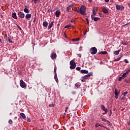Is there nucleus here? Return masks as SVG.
Instances as JSON below:
<instances>
[{"instance_id":"obj_58","label":"nucleus","mask_w":130,"mask_h":130,"mask_svg":"<svg viewBox=\"0 0 130 130\" xmlns=\"http://www.w3.org/2000/svg\"><path fill=\"white\" fill-rule=\"evenodd\" d=\"M0 42H1V43H3V42H2V39H0Z\"/></svg>"},{"instance_id":"obj_64","label":"nucleus","mask_w":130,"mask_h":130,"mask_svg":"<svg viewBox=\"0 0 130 130\" xmlns=\"http://www.w3.org/2000/svg\"><path fill=\"white\" fill-rule=\"evenodd\" d=\"M109 125H110V124H109Z\"/></svg>"},{"instance_id":"obj_41","label":"nucleus","mask_w":130,"mask_h":130,"mask_svg":"<svg viewBox=\"0 0 130 130\" xmlns=\"http://www.w3.org/2000/svg\"><path fill=\"white\" fill-rule=\"evenodd\" d=\"M49 107H54V105L53 104L49 105Z\"/></svg>"},{"instance_id":"obj_43","label":"nucleus","mask_w":130,"mask_h":130,"mask_svg":"<svg viewBox=\"0 0 130 130\" xmlns=\"http://www.w3.org/2000/svg\"><path fill=\"white\" fill-rule=\"evenodd\" d=\"M8 41L10 43H13V41L10 39V38L8 39Z\"/></svg>"},{"instance_id":"obj_30","label":"nucleus","mask_w":130,"mask_h":130,"mask_svg":"<svg viewBox=\"0 0 130 130\" xmlns=\"http://www.w3.org/2000/svg\"><path fill=\"white\" fill-rule=\"evenodd\" d=\"M98 126H103V127H104V126H103L102 125H101L99 123H96L95 124V127H98Z\"/></svg>"},{"instance_id":"obj_51","label":"nucleus","mask_w":130,"mask_h":130,"mask_svg":"<svg viewBox=\"0 0 130 130\" xmlns=\"http://www.w3.org/2000/svg\"><path fill=\"white\" fill-rule=\"evenodd\" d=\"M69 109V108L67 107L66 108V110H65V112H67L68 111V109Z\"/></svg>"},{"instance_id":"obj_20","label":"nucleus","mask_w":130,"mask_h":130,"mask_svg":"<svg viewBox=\"0 0 130 130\" xmlns=\"http://www.w3.org/2000/svg\"><path fill=\"white\" fill-rule=\"evenodd\" d=\"M20 116H21V117H22V118H23V119H25V118H26V115L23 113H20Z\"/></svg>"},{"instance_id":"obj_9","label":"nucleus","mask_w":130,"mask_h":130,"mask_svg":"<svg viewBox=\"0 0 130 130\" xmlns=\"http://www.w3.org/2000/svg\"><path fill=\"white\" fill-rule=\"evenodd\" d=\"M51 58H52V59H55V58H56V53H54V52H52L51 54Z\"/></svg>"},{"instance_id":"obj_55","label":"nucleus","mask_w":130,"mask_h":130,"mask_svg":"<svg viewBox=\"0 0 130 130\" xmlns=\"http://www.w3.org/2000/svg\"><path fill=\"white\" fill-rule=\"evenodd\" d=\"M105 2H106V3H108V2H109V0H105Z\"/></svg>"},{"instance_id":"obj_40","label":"nucleus","mask_w":130,"mask_h":130,"mask_svg":"<svg viewBox=\"0 0 130 130\" xmlns=\"http://www.w3.org/2000/svg\"><path fill=\"white\" fill-rule=\"evenodd\" d=\"M124 62H125L126 63H128V60L127 59H125L124 60Z\"/></svg>"},{"instance_id":"obj_26","label":"nucleus","mask_w":130,"mask_h":130,"mask_svg":"<svg viewBox=\"0 0 130 130\" xmlns=\"http://www.w3.org/2000/svg\"><path fill=\"white\" fill-rule=\"evenodd\" d=\"M92 20H93V21H99V20H100V18H99V17H94L93 18V19Z\"/></svg>"},{"instance_id":"obj_54","label":"nucleus","mask_w":130,"mask_h":130,"mask_svg":"<svg viewBox=\"0 0 130 130\" xmlns=\"http://www.w3.org/2000/svg\"><path fill=\"white\" fill-rule=\"evenodd\" d=\"M78 56H79V57H81V56H82V55H81V54H79Z\"/></svg>"},{"instance_id":"obj_29","label":"nucleus","mask_w":130,"mask_h":130,"mask_svg":"<svg viewBox=\"0 0 130 130\" xmlns=\"http://www.w3.org/2000/svg\"><path fill=\"white\" fill-rule=\"evenodd\" d=\"M121 44H123V45H127L128 43H127V42H122Z\"/></svg>"},{"instance_id":"obj_63","label":"nucleus","mask_w":130,"mask_h":130,"mask_svg":"<svg viewBox=\"0 0 130 130\" xmlns=\"http://www.w3.org/2000/svg\"><path fill=\"white\" fill-rule=\"evenodd\" d=\"M25 8H27V6H25Z\"/></svg>"},{"instance_id":"obj_3","label":"nucleus","mask_w":130,"mask_h":130,"mask_svg":"<svg viewBox=\"0 0 130 130\" xmlns=\"http://www.w3.org/2000/svg\"><path fill=\"white\" fill-rule=\"evenodd\" d=\"M98 9L97 8H94L92 10V15L91 16V19L93 20V18L96 16V14H97V11Z\"/></svg>"},{"instance_id":"obj_34","label":"nucleus","mask_w":130,"mask_h":130,"mask_svg":"<svg viewBox=\"0 0 130 130\" xmlns=\"http://www.w3.org/2000/svg\"><path fill=\"white\" fill-rule=\"evenodd\" d=\"M123 78H125L126 77V73H124L122 75Z\"/></svg>"},{"instance_id":"obj_2","label":"nucleus","mask_w":130,"mask_h":130,"mask_svg":"<svg viewBox=\"0 0 130 130\" xmlns=\"http://www.w3.org/2000/svg\"><path fill=\"white\" fill-rule=\"evenodd\" d=\"M70 68L71 70H74V69H76V62L74 60H72L70 61Z\"/></svg>"},{"instance_id":"obj_60","label":"nucleus","mask_w":130,"mask_h":130,"mask_svg":"<svg viewBox=\"0 0 130 130\" xmlns=\"http://www.w3.org/2000/svg\"><path fill=\"white\" fill-rule=\"evenodd\" d=\"M88 1L91 3L92 2V0H88Z\"/></svg>"},{"instance_id":"obj_50","label":"nucleus","mask_w":130,"mask_h":130,"mask_svg":"<svg viewBox=\"0 0 130 130\" xmlns=\"http://www.w3.org/2000/svg\"><path fill=\"white\" fill-rule=\"evenodd\" d=\"M121 100H125V97L123 96V97L121 98Z\"/></svg>"},{"instance_id":"obj_33","label":"nucleus","mask_w":130,"mask_h":130,"mask_svg":"<svg viewBox=\"0 0 130 130\" xmlns=\"http://www.w3.org/2000/svg\"><path fill=\"white\" fill-rule=\"evenodd\" d=\"M123 79H124V77H123L122 76L119 77V79H118V81L119 82H120V81H121Z\"/></svg>"},{"instance_id":"obj_16","label":"nucleus","mask_w":130,"mask_h":130,"mask_svg":"<svg viewBox=\"0 0 130 130\" xmlns=\"http://www.w3.org/2000/svg\"><path fill=\"white\" fill-rule=\"evenodd\" d=\"M31 17H32V15H31V14H27L25 16V18L26 19H27V20H28V19H30Z\"/></svg>"},{"instance_id":"obj_25","label":"nucleus","mask_w":130,"mask_h":130,"mask_svg":"<svg viewBox=\"0 0 130 130\" xmlns=\"http://www.w3.org/2000/svg\"><path fill=\"white\" fill-rule=\"evenodd\" d=\"M23 11L25 13H26V14H29V10L28 9L24 8Z\"/></svg>"},{"instance_id":"obj_39","label":"nucleus","mask_w":130,"mask_h":130,"mask_svg":"<svg viewBox=\"0 0 130 130\" xmlns=\"http://www.w3.org/2000/svg\"><path fill=\"white\" fill-rule=\"evenodd\" d=\"M85 20L87 22V25H89V19L88 18H85Z\"/></svg>"},{"instance_id":"obj_45","label":"nucleus","mask_w":130,"mask_h":130,"mask_svg":"<svg viewBox=\"0 0 130 130\" xmlns=\"http://www.w3.org/2000/svg\"><path fill=\"white\" fill-rule=\"evenodd\" d=\"M40 2V0H35V2H34V4H37V2Z\"/></svg>"},{"instance_id":"obj_38","label":"nucleus","mask_w":130,"mask_h":130,"mask_svg":"<svg viewBox=\"0 0 130 130\" xmlns=\"http://www.w3.org/2000/svg\"><path fill=\"white\" fill-rule=\"evenodd\" d=\"M76 70L77 71H81V67H77Z\"/></svg>"},{"instance_id":"obj_42","label":"nucleus","mask_w":130,"mask_h":130,"mask_svg":"<svg viewBox=\"0 0 130 130\" xmlns=\"http://www.w3.org/2000/svg\"><path fill=\"white\" fill-rule=\"evenodd\" d=\"M27 122H30V121H31V120L29 118L27 117Z\"/></svg>"},{"instance_id":"obj_62","label":"nucleus","mask_w":130,"mask_h":130,"mask_svg":"<svg viewBox=\"0 0 130 130\" xmlns=\"http://www.w3.org/2000/svg\"><path fill=\"white\" fill-rule=\"evenodd\" d=\"M36 21V19H34V22H35Z\"/></svg>"},{"instance_id":"obj_48","label":"nucleus","mask_w":130,"mask_h":130,"mask_svg":"<svg viewBox=\"0 0 130 130\" xmlns=\"http://www.w3.org/2000/svg\"><path fill=\"white\" fill-rule=\"evenodd\" d=\"M81 82H85V79H83V77H82V79H81Z\"/></svg>"},{"instance_id":"obj_32","label":"nucleus","mask_w":130,"mask_h":130,"mask_svg":"<svg viewBox=\"0 0 130 130\" xmlns=\"http://www.w3.org/2000/svg\"><path fill=\"white\" fill-rule=\"evenodd\" d=\"M70 27H72V25L71 24H69L68 25H66L65 27H64V28H70Z\"/></svg>"},{"instance_id":"obj_57","label":"nucleus","mask_w":130,"mask_h":130,"mask_svg":"<svg viewBox=\"0 0 130 130\" xmlns=\"http://www.w3.org/2000/svg\"><path fill=\"white\" fill-rule=\"evenodd\" d=\"M7 37H7V35H6V36H5V38H6V39H8V38H7Z\"/></svg>"},{"instance_id":"obj_46","label":"nucleus","mask_w":130,"mask_h":130,"mask_svg":"<svg viewBox=\"0 0 130 130\" xmlns=\"http://www.w3.org/2000/svg\"><path fill=\"white\" fill-rule=\"evenodd\" d=\"M130 73V71L128 70L126 72H125V73L126 74V75L127 74H129Z\"/></svg>"},{"instance_id":"obj_37","label":"nucleus","mask_w":130,"mask_h":130,"mask_svg":"<svg viewBox=\"0 0 130 130\" xmlns=\"http://www.w3.org/2000/svg\"><path fill=\"white\" fill-rule=\"evenodd\" d=\"M56 67H54V73H55V75H56Z\"/></svg>"},{"instance_id":"obj_21","label":"nucleus","mask_w":130,"mask_h":130,"mask_svg":"<svg viewBox=\"0 0 130 130\" xmlns=\"http://www.w3.org/2000/svg\"><path fill=\"white\" fill-rule=\"evenodd\" d=\"M53 26V21L51 22L50 24L48 26V29H51V27Z\"/></svg>"},{"instance_id":"obj_11","label":"nucleus","mask_w":130,"mask_h":130,"mask_svg":"<svg viewBox=\"0 0 130 130\" xmlns=\"http://www.w3.org/2000/svg\"><path fill=\"white\" fill-rule=\"evenodd\" d=\"M101 109H102V110H104V111H105L106 113H107V111H108L107 108H105V106H104V105H103L101 106Z\"/></svg>"},{"instance_id":"obj_7","label":"nucleus","mask_w":130,"mask_h":130,"mask_svg":"<svg viewBox=\"0 0 130 130\" xmlns=\"http://www.w3.org/2000/svg\"><path fill=\"white\" fill-rule=\"evenodd\" d=\"M92 75L93 73H89L88 75L83 76V79L84 80H87V79H89V78H90V77H91V76H92Z\"/></svg>"},{"instance_id":"obj_27","label":"nucleus","mask_w":130,"mask_h":130,"mask_svg":"<svg viewBox=\"0 0 130 130\" xmlns=\"http://www.w3.org/2000/svg\"><path fill=\"white\" fill-rule=\"evenodd\" d=\"M71 9H72V6H71L67 7V11L68 12V13H70V10H71Z\"/></svg>"},{"instance_id":"obj_22","label":"nucleus","mask_w":130,"mask_h":130,"mask_svg":"<svg viewBox=\"0 0 130 130\" xmlns=\"http://www.w3.org/2000/svg\"><path fill=\"white\" fill-rule=\"evenodd\" d=\"M43 25L44 27H47L48 26V23H47V21H45L43 23Z\"/></svg>"},{"instance_id":"obj_12","label":"nucleus","mask_w":130,"mask_h":130,"mask_svg":"<svg viewBox=\"0 0 130 130\" xmlns=\"http://www.w3.org/2000/svg\"><path fill=\"white\" fill-rule=\"evenodd\" d=\"M60 14V11L59 10H57L55 12V16L57 18L59 17V15Z\"/></svg>"},{"instance_id":"obj_52","label":"nucleus","mask_w":130,"mask_h":130,"mask_svg":"<svg viewBox=\"0 0 130 130\" xmlns=\"http://www.w3.org/2000/svg\"><path fill=\"white\" fill-rule=\"evenodd\" d=\"M115 98H116V99H118V95H115Z\"/></svg>"},{"instance_id":"obj_17","label":"nucleus","mask_w":130,"mask_h":130,"mask_svg":"<svg viewBox=\"0 0 130 130\" xmlns=\"http://www.w3.org/2000/svg\"><path fill=\"white\" fill-rule=\"evenodd\" d=\"M12 17L15 19H18V17H17V14H16L15 13H12Z\"/></svg>"},{"instance_id":"obj_59","label":"nucleus","mask_w":130,"mask_h":130,"mask_svg":"<svg viewBox=\"0 0 130 130\" xmlns=\"http://www.w3.org/2000/svg\"><path fill=\"white\" fill-rule=\"evenodd\" d=\"M122 111H123V110H124V108H123L121 109Z\"/></svg>"},{"instance_id":"obj_23","label":"nucleus","mask_w":130,"mask_h":130,"mask_svg":"<svg viewBox=\"0 0 130 130\" xmlns=\"http://www.w3.org/2000/svg\"><path fill=\"white\" fill-rule=\"evenodd\" d=\"M98 54H104V55H105V54H107V51H102L100 53H98Z\"/></svg>"},{"instance_id":"obj_14","label":"nucleus","mask_w":130,"mask_h":130,"mask_svg":"<svg viewBox=\"0 0 130 130\" xmlns=\"http://www.w3.org/2000/svg\"><path fill=\"white\" fill-rule=\"evenodd\" d=\"M119 92H120L119 91H117V88H115V91H114L115 96H118V95H119Z\"/></svg>"},{"instance_id":"obj_28","label":"nucleus","mask_w":130,"mask_h":130,"mask_svg":"<svg viewBox=\"0 0 130 130\" xmlns=\"http://www.w3.org/2000/svg\"><path fill=\"white\" fill-rule=\"evenodd\" d=\"M122 57V56H121L120 57H118L117 59H114V61H118V60H120V58Z\"/></svg>"},{"instance_id":"obj_47","label":"nucleus","mask_w":130,"mask_h":130,"mask_svg":"<svg viewBox=\"0 0 130 130\" xmlns=\"http://www.w3.org/2000/svg\"><path fill=\"white\" fill-rule=\"evenodd\" d=\"M17 27L19 29V30H20V31H22V28H21V27H20V26L17 25Z\"/></svg>"},{"instance_id":"obj_61","label":"nucleus","mask_w":130,"mask_h":130,"mask_svg":"<svg viewBox=\"0 0 130 130\" xmlns=\"http://www.w3.org/2000/svg\"><path fill=\"white\" fill-rule=\"evenodd\" d=\"M103 114H106V112H105V113H103Z\"/></svg>"},{"instance_id":"obj_36","label":"nucleus","mask_w":130,"mask_h":130,"mask_svg":"<svg viewBox=\"0 0 130 130\" xmlns=\"http://www.w3.org/2000/svg\"><path fill=\"white\" fill-rule=\"evenodd\" d=\"M9 124H12V123H13V120H12L11 119H10L8 121Z\"/></svg>"},{"instance_id":"obj_24","label":"nucleus","mask_w":130,"mask_h":130,"mask_svg":"<svg viewBox=\"0 0 130 130\" xmlns=\"http://www.w3.org/2000/svg\"><path fill=\"white\" fill-rule=\"evenodd\" d=\"M124 82H125V83H127L128 84H129V83H130V78L125 79Z\"/></svg>"},{"instance_id":"obj_10","label":"nucleus","mask_w":130,"mask_h":130,"mask_svg":"<svg viewBox=\"0 0 130 130\" xmlns=\"http://www.w3.org/2000/svg\"><path fill=\"white\" fill-rule=\"evenodd\" d=\"M102 9L103 13H104L105 14H108V10H107V9H106L105 7H103Z\"/></svg>"},{"instance_id":"obj_15","label":"nucleus","mask_w":130,"mask_h":130,"mask_svg":"<svg viewBox=\"0 0 130 130\" xmlns=\"http://www.w3.org/2000/svg\"><path fill=\"white\" fill-rule=\"evenodd\" d=\"M101 119H102V121H105V122H107V123H110V122L109 121H108V120H107L106 119H105L104 117H102Z\"/></svg>"},{"instance_id":"obj_5","label":"nucleus","mask_w":130,"mask_h":130,"mask_svg":"<svg viewBox=\"0 0 130 130\" xmlns=\"http://www.w3.org/2000/svg\"><path fill=\"white\" fill-rule=\"evenodd\" d=\"M20 87H21V88H25V87H26L27 86L26 85V83H25V82L22 79L20 80Z\"/></svg>"},{"instance_id":"obj_49","label":"nucleus","mask_w":130,"mask_h":130,"mask_svg":"<svg viewBox=\"0 0 130 130\" xmlns=\"http://www.w3.org/2000/svg\"><path fill=\"white\" fill-rule=\"evenodd\" d=\"M75 87H77V88H79V87H80V85H79L77 84H75Z\"/></svg>"},{"instance_id":"obj_8","label":"nucleus","mask_w":130,"mask_h":130,"mask_svg":"<svg viewBox=\"0 0 130 130\" xmlns=\"http://www.w3.org/2000/svg\"><path fill=\"white\" fill-rule=\"evenodd\" d=\"M116 8L117 10H118V11H119L120 10H121V11H122V10H123L124 9V7L123 6L118 5H116Z\"/></svg>"},{"instance_id":"obj_31","label":"nucleus","mask_w":130,"mask_h":130,"mask_svg":"<svg viewBox=\"0 0 130 130\" xmlns=\"http://www.w3.org/2000/svg\"><path fill=\"white\" fill-rule=\"evenodd\" d=\"M79 40H80V38H77V39H73V40H72V41H79Z\"/></svg>"},{"instance_id":"obj_4","label":"nucleus","mask_w":130,"mask_h":130,"mask_svg":"<svg viewBox=\"0 0 130 130\" xmlns=\"http://www.w3.org/2000/svg\"><path fill=\"white\" fill-rule=\"evenodd\" d=\"M90 51H91V53L92 54H96V53H97V48H96L95 47H92L90 49Z\"/></svg>"},{"instance_id":"obj_44","label":"nucleus","mask_w":130,"mask_h":130,"mask_svg":"<svg viewBox=\"0 0 130 130\" xmlns=\"http://www.w3.org/2000/svg\"><path fill=\"white\" fill-rule=\"evenodd\" d=\"M112 114V111H111V110H110L109 116H111Z\"/></svg>"},{"instance_id":"obj_1","label":"nucleus","mask_w":130,"mask_h":130,"mask_svg":"<svg viewBox=\"0 0 130 130\" xmlns=\"http://www.w3.org/2000/svg\"><path fill=\"white\" fill-rule=\"evenodd\" d=\"M77 12L83 16H86V6L84 5L81 6L79 11H78Z\"/></svg>"},{"instance_id":"obj_13","label":"nucleus","mask_w":130,"mask_h":130,"mask_svg":"<svg viewBox=\"0 0 130 130\" xmlns=\"http://www.w3.org/2000/svg\"><path fill=\"white\" fill-rule=\"evenodd\" d=\"M81 74H88V73H89V72L88 71V70H81Z\"/></svg>"},{"instance_id":"obj_18","label":"nucleus","mask_w":130,"mask_h":130,"mask_svg":"<svg viewBox=\"0 0 130 130\" xmlns=\"http://www.w3.org/2000/svg\"><path fill=\"white\" fill-rule=\"evenodd\" d=\"M119 52H120V50H118L117 51H115L114 52V54H115V55H118V54H119Z\"/></svg>"},{"instance_id":"obj_35","label":"nucleus","mask_w":130,"mask_h":130,"mask_svg":"<svg viewBox=\"0 0 130 130\" xmlns=\"http://www.w3.org/2000/svg\"><path fill=\"white\" fill-rule=\"evenodd\" d=\"M127 94V91L122 93V95H123V96H126Z\"/></svg>"},{"instance_id":"obj_56","label":"nucleus","mask_w":130,"mask_h":130,"mask_svg":"<svg viewBox=\"0 0 130 130\" xmlns=\"http://www.w3.org/2000/svg\"><path fill=\"white\" fill-rule=\"evenodd\" d=\"M86 33H87V30L85 31V32L84 34V35H86Z\"/></svg>"},{"instance_id":"obj_53","label":"nucleus","mask_w":130,"mask_h":130,"mask_svg":"<svg viewBox=\"0 0 130 130\" xmlns=\"http://www.w3.org/2000/svg\"><path fill=\"white\" fill-rule=\"evenodd\" d=\"M71 23H74V22H75V20L74 19H72L71 21Z\"/></svg>"},{"instance_id":"obj_6","label":"nucleus","mask_w":130,"mask_h":130,"mask_svg":"<svg viewBox=\"0 0 130 130\" xmlns=\"http://www.w3.org/2000/svg\"><path fill=\"white\" fill-rule=\"evenodd\" d=\"M18 16L21 19H24V18H25V14L24 13H23V12H18Z\"/></svg>"},{"instance_id":"obj_19","label":"nucleus","mask_w":130,"mask_h":130,"mask_svg":"<svg viewBox=\"0 0 130 130\" xmlns=\"http://www.w3.org/2000/svg\"><path fill=\"white\" fill-rule=\"evenodd\" d=\"M54 79L56 83H58V78H57V74H55Z\"/></svg>"}]
</instances>
